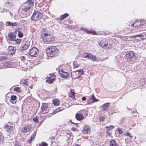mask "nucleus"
I'll use <instances>...</instances> for the list:
<instances>
[{
    "mask_svg": "<svg viewBox=\"0 0 146 146\" xmlns=\"http://www.w3.org/2000/svg\"><path fill=\"white\" fill-rule=\"evenodd\" d=\"M47 53L51 57H54L58 56V52L57 48L54 46H50L47 50Z\"/></svg>",
    "mask_w": 146,
    "mask_h": 146,
    "instance_id": "nucleus-1",
    "label": "nucleus"
},
{
    "mask_svg": "<svg viewBox=\"0 0 146 146\" xmlns=\"http://www.w3.org/2000/svg\"><path fill=\"white\" fill-rule=\"evenodd\" d=\"M145 24L144 21L140 20L136 21L134 23H132L129 25L128 29L131 30L138 29Z\"/></svg>",
    "mask_w": 146,
    "mask_h": 146,
    "instance_id": "nucleus-2",
    "label": "nucleus"
},
{
    "mask_svg": "<svg viewBox=\"0 0 146 146\" xmlns=\"http://www.w3.org/2000/svg\"><path fill=\"white\" fill-rule=\"evenodd\" d=\"M34 5V3L31 0H29L24 4L22 6V9L23 11L27 12Z\"/></svg>",
    "mask_w": 146,
    "mask_h": 146,
    "instance_id": "nucleus-3",
    "label": "nucleus"
},
{
    "mask_svg": "<svg viewBox=\"0 0 146 146\" xmlns=\"http://www.w3.org/2000/svg\"><path fill=\"white\" fill-rule=\"evenodd\" d=\"M44 31L45 32L44 30H43L42 33L44 35L43 38V40L44 42H49L53 41L54 40V37L53 36L44 33Z\"/></svg>",
    "mask_w": 146,
    "mask_h": 146,
    "instance_id": "nucleus-4",
    "label": "nucleus"
},
{
    "mask_svg": "<svg viewBox=\"0 0 146 146\" xmlns=\"http://www.w3.org/2000/svg\"><path fill=\"white\" fill-rule=\"evenodd\" d=\"M42 14L38 11H35L33 14L31 19L33 21H37L39 20L42 17Z\"/></svg>",
    "mask_w": 146,
    "mask_h": 146,
    "instance_id": "nucleus-5",
    "label": "nucleus"
},
{
    "mask_svg": "<svg viewBox=\"0 0 146 146\" xmlns=\"http://www.w3.org/2000/svg\"><path fill=\"white\" fill-rule=\"evenodd\" d=\"M83 73L81 70H78L74 71L71 73V76L72 79H76L78 78L80 76L81 74Z\"/></svg>",
    "mask_w": 146,
    "mask_h": 146,
    "instance_id": "nucleus-6",
    "label": "nucleus"
},
{
    "mask_svg": "<svg viewBox=\"0 0 146 146\" xmlns=\"http://www.w3.org/2000/svg\"><path fill=\"white\" fill-rule=\"evenodd\" d=\"M38 50L35 47L32 48L29 51V54L30 56L36 57L38 54Z\"/></svg>",
    "mask_w": 146,
    "mask_h": 146,
    "instance_id": "nucleus-7",
    "label": "nucleus"
},
{
    "mask_svg": "<svg viewBox=\"0 0 146 146\" xmlns=\"http://www.w3.org/2000/svg\"><path fill=\"white\" fill-rule=\"evenodd\" d=\"M8 39L11 41H14L16 40V33L15 32H10L8 34Z\"/></svg>",
    "mask_w": 146,
    "mask_h": 146,
    "instance_id": "nucleus-8",
    "label": "nucleus"
},
{
    "mask_svg": "<svg viewBox=\"0 0 146 146\" xmlns=\"http://www.w3.org/2000/svg\"><path fill=\"white\" fill-rule=\"evenodd\" d=\"M59 73L61 77L64 78H67L69 75L68 73L64 72L62 69L59 70Z\"/></svg>",
    "mask_w": 146,
    "mask_h": 146,
    "instance_id": "nucleus-9",
    "label": "nucleus"
},
{
    "mask_svg": "<svg viewBox=\"0 0 146 146\" xmlns=\"http://www.w3.org/2000/svg\"><path fill=\"white\" fill-rule=\"evenodd\" d=\"M90 128L88 125H85L83 127V129L82 131V133L84 134H89L90 133Z\"/></svg>",
    "mask_w": 146,
    "mask_h": 146,
    "instance_id": "nucleus-10",
    "label": "nucleus"
},
{
    "mask_svg": "<svg viewBox=\"0 0 146 146\" xmlns=\"http://www.w3.org/2000/svg\"><path fill=\"white\" fill-rule=\"evenodd\" d=\"M32 128V125H27L22 128L21 131L24 133L30 131Z\"/></svg>",
    "mask_w": 146,
    "mask_h": 146,
    "instance_id": "nucleus-11",
    "label": "nucleus"
},
{
    "mask_svg": "<svg viewBox=\"0 0 146 146\" xmlns=\"http://www.w3.org/2000/svg\"><path fill=\"white\" fill-rule=\"evenodd\" d=\"M42 110L44 112V113H47L49 110V108L47 104L46 103H42V106L41 107Z\"/></svg>",
    "mask_w": 146,
    "mask_h": 146,
    "instance_id": "nucleus-12",
    "label": "nucleus"
},
{
    "mask_svg": "<svg viewBox=\"0 0 146 146\" xmlns=\"http://www.w3.org/2000/svg\"><path fill=\"white\" fill-rule=\"evenodd\" d=\"M16 50V47L9 46L8 48V53L9 55H12L15 53Z\"/></svg>",
    "mask_w": 146,
    "mask_h": 146,
    "instance_id": "nucleus-13",
    "label": "nucleus"
},
{
    "mask_svg": "<svg viewBox=\"0 0 146 146\" xmlns=\"http://www.w3.org/2000/svg\"><path fill=\"white\" fill-rule=\"evenodd\" d=\"M23 84L29 87L30 88H32L33 87V82L31 80H28L26 79L24 80Z\"/></svg>",
    "mask_w": 146,
    "mask_h": 146,
    "instance_id": "nucleus-14",
    "label": "nucleus"
},
{
    "mask_svg": "<svg viewBox=\"0 0 146 146\" xmlns=\"http://www.w3.org/2000/svg\"><path fill=\"white\" fill-rule=\"evenodd\" d=\"M108 43L106 41L105 39H104L101 40L100 43H99V44L101 46L105 48L108 45Z\"/></svg>",
    "mask_w": 146,
    "mask_h": 146,
    "instance_id": "nucleus-15",
    "label": "nucleus"
},
{
    "mask_svg": "<svg viewBox=\"0 0 146 146\" xmlns=\"http://www.w3.org/2000/svg\"><path fill=\"white\" fill-rule=\"evenodd\" d=\"M75 117L76 119L79 121L82 120L84 117L83 114L80 113L79 111L76 114Z\"/></svg>",
    "mask_w": 146,
    "mask_h": 146,
    "instance_id": "nucleus-16",
    "label": "nucleus"
},
{
    "mask_svg": "<svg viewBox=\"0 0 146 146\" xmlns=\"http://www.w3.org/2000/svg\"><path fill=\"white\" fill-rule=\"evenodd\" d=\"M4 127L5 129L9 133L11 132L13 129V127L9 125L8 124L6 125Z\"/></svg>",
    "mask_w": 146,
    "mask_h": 146,
    "instance_id": "nucleus-17",
    "label": "nucleus"
},
{
    "mask_svg": "<svg viewBox=\"0 0 146 146\" xmlns=\"http://www.w3.org/2000/svg\"><path fill=\"white\" fill-rule=\"evenodd\" d=\"M5 5L8 8L11 9L13 6V3L11 1H8L6 2Z\"/></svg>",
    "mask_w": 146,
    "mask_h": 146,
    "instance_id": "nucleus-18",
    "label": "nucleus"
},
{
    "mask_svg": "<svg viewBox=\"0 0 146 146\" xmlns=\"http://www.w3.org/2000/svg\"><path fill=\"white\" fill-rule=\"evenodd\" d=\"M52 102L53 104L55 106H58L60 104V100L56 98L53 99Z\"/></svg>",
    "mask_w": 146,
    "mask_h": 146,
    "instance_id": "nucleus-19",
    "label": "nucleus"
},
{
    "mask_svg": "<svg viewBox=\"0 0 146 146\" xmlns=\"http://www.w3.org/2000/svg\"><path fill=\"white\" fill-rule=\"evenodd\" d=\"M29 45L30 44L29 42H25L23 45L22 46V50H26L29 48Z\"/></svg>",
    "mask_w": 146,
    "mask_h": 146,
    "instance_id": "nucleus-20",
    "label": "nucleus"
},
{
    "mask_svg": "<svg viewBox=\"0 0 146 146\" xmlns=\"http://www.w3.org/2000/svg\"><path fill=\"white\" fill-rule=\"evenodd\" d=\"M110 105V103H107L105 104L102 106V110L105 111L106 110L108 109Z\"/></svg>",
    "mask_w": 146,
    "mask_h": 146,
    "instance_id": "nucleus-21",
    "label": "nucleus"
},
{
    "mask_svg": "<svg viewBox=\"0 0 146 146\" xmlns=\"http://www.w3.org/2000/svg\"><path fill=\"white\" fill-rule=\"evenodd\" d=\"M6 24L8 26L14 27L17 26L18 25V23L17 22L12 23L10 21H8L6 22Z\"/></svg>",
    "mask_w": 146,
    "mask_h": 146,
    "instance_id": "nucleus-22",
    "label": "nucleus"
},
{
    "mask_svg": "<svg viewBox=\"0 0 146 146\" xmlns=\"http://www.w3.org/2000/svg\"><path fill=\"white\" fill-rule=\"evenodd\" d=\"M16 98H17V97L15 95L12 96L11 97V99L10 100V101L13 104H15L17 101H15V102L13 101H15Z\"/></svg>",
    "mask_w": 146,
    "mask_h": 146,
    "instance_id": "nucleus-23",
    "label": "nucleus"
},
{
    "mask_svg": "<svg viewBox=\"0 0 146 146\" xmlns=\"http://www.w3.org/2000/svg\"><path fill=\"white\" fill-rule=\"evenodd\" d=\"M129 58H131L135 56V54L132 51H129L127 54Z\"/></svg>",
    "mask_w": 146,
    "mask_h": 146,
    "instance_id": "nucleus-24",
    "label": "nucleus"
},
{
    "mask_svg": "<svg viewBox=\"0 0 146 146\" xmlns=\"http://www.w3.org/2000/svg\"><path fill=\"white\" fill-rule=\"evenodd\" d=\"M92 54L90 53H85L83 55L84 57L89 59L90 58H91L90 57L92 56Z\"/></svg>",
    "mask_w": 146,
    "mask_h": 146,
    "instance_id": "nucleus-25",
    "label": "nucleus"
},
{
    "mask_svg": "<svg viewBox=\"0 0 146 146\" xmlns=\"http://www.w3.org/2000/svg\"><path fill=\"white\" fill-rule=\"evenodd\" d=\"M110 146H118L115 141L112 140L110 141Z\"/></svg>",
    "mask_w": 146,
    "mask_h": 146,
    "instance_id": "nucleus-26",
    "label": "nucleus"
},
{
    "mask_svg": "<svg viewBox=\"0 0 146 146\" xmlns=\"http://www.w3.org/2000/svg\"><path fill=\"white\" fill-rule=\"evenodd\" d=\"M70 90V92L69 94V96L70 97L72 98V99H74L75 98L74 96L75 93L72 90Z\"/></svg>",
    "mask_w": 146,
    "mask_h": 146,
    "instance_id": "nucleus-27",
    "label": "nucleus"
},
{
    "mask_svg": "<svg viewBox=\"0 0 146 146\" xmlns=\"http://www.w3.org/2000/svg\"><path fill=\"white\" fill-rule=\"evenodd\" d=\"M68 15L69 14L67 13H66L63 15H62L61 16L60 18V20H63L65 18L68 17Z\"/></svg>",
    "mask_w": 146,
    "mask_h": 146,
    "instance_id": "nucleus-28",
    "label": "nucleus"
},
{
    "mask_svg": "<svg viewBox=\"0 0 146 146\" xmlns=\"http://www.w3.org/2000/svg\"><path fill=\"white\" fill-rule=\"evenodd\" d=\"M91 100H92L91 102V103H93L94 102H96L98 100V99H97L95 98L94 95H93L91 97Z\"/></svg>",
    "mask_w": 146,
    "mask_h": 146,
    "instance_id": "nucleus-29",
    "label": "nucleus"
},
{
    "mask_svg": "<svg viewBox=\"0 0 146 146\" xmlns=\"http://www.w3.org/2000/svg\"><path fill=\"white\" fill-rule=\"evenodd\" d=\"M142 35L141 34H138L137 35H133L132 36V37L133 38H135L137 37H139L140 38L139 39H138L137 40L139 41L140 40L141 38H140L142 36Z\"/></svg>",
    "mask_w": 146,
    "mask_h": 146,
    "instance_id": "nucleus-30",
    "label": "nucleus"
},
{
    "mask_svg": "<svg viewBox=\"0 0 146 146\" xmlns=\"http://www.w3.org/2000/svg\"><path fill=\"white\" fill-rule=\"evenodd\" d=\"M90 58H90L89 59L92 60L93 61H96L97 59L96 56H95L93 55L92 54V56H91Z\"/></svg>",
    "mask_w": 146,
    "mask_h": 146,
    "instance_id": "nucleus-31",
    "label": "nucleus"
},
{
    "mask_svg": "<svg viewBox=\"0 0 146 146\" xmlns=\"http://www.w3.org/2000/svg\"><path fill=\"white\" fill-rule=\"evenodd\" d=\"M5 68H8L10 66V64L9 62H6L3 64Z\"/></svg>",
    "mask_w": 146,
    "mask_h": 146,
    "instance_id": "nucleus-32",
    "label": "nucleus"
},
{
    "mask_svg": "<svg viewBox=\"0 0 146 146\" xmlns=\"http://www.w3.org/2000/svg\"><path fill=\"white\" fill-rule=\"evenodd\" d=\"M85 31H86V32L88 34H91L92 33L93 34L95 35V31H88L86 30Z\"/></svg>",
    "mask_w": 146,
    "mask_h": 146,
    "instance_id": "nucleus-33",
    "label": "nucleus"
},
{
    "mask_svg": "<svg viewBox=\"0 0 146 146\" xmlns=\"http://www.w3.org/2000/svg\"><path fill=\"white\" fill-rule=\"evenodd\" d=\"M14 90L18 92H20L21 91L20 88L18 87H15L14 89Z\"/></svg>",
    "mask_w": 146,
    "mask_h": 146,
    "instance_id": "nucleus-34",
    "label": "nucleus"
},
{
    "mask_svg": "<svg viewBox=\"0 0 146 146\" xmlns=\"http://www.w3.org/2000/svg\"><path fill=\"white\" fill-rule=\"evenodd\" d=\"M33 120L34 121H35L36 122H38V118L37 117H36L33 118Z\"/></svg>",
    "mask_w": 146,
    "mask_h": 146,
    "instance_id": "nucleus-35",
    "label": "nucleus"
},
{
    "mask_svg": "<svg viewBox=\"0 0 146 146\" xmlns=\"http://www.w3.org/2000/svg\"><path fill=\"white\" fill-rule=\"evenodd\" d=\"M7 59V58L5 56H1L0 57V59L1 61H3L4 60H6Z\"/></svg>",
    "mask_w": 146,
    "mask_h": 146,
    "instance_id": "nucleus-36",
    "label": "nucleus"
},
{
    "mask_svg": "<svg viewBox=\"0 0 146 146\" xmlns=\"http://www.w3.org/2000/svg\"><path fill=\"white\" fill-rule=\"evenodd\" d=\"M18 34L19 36V37L22 38L23 36V34L22 33H21L20 32H19Z\"/></svg>",
    "mask_w": 146,
    "mask_h": 146,
    "instance_id": "nucleus-37",
    "label": "nucleus"
},
{
    "mask_svg": "<svg viewBox=\"0 0 146 146\" xmlns=\"http://www.w3.org/2000/svg\"><path fill=\"white\" fill-rule=\"evenodd\" d=\"M47 143L43 142L40 144L39 146H47Z\"/></svg>",
    "mask_w": 146,
    "mask_h": 146,
    "instance_id": "nucleus-38",
    "label": "nucleus"
},
{
    "mask_svg": "<svg viewBox=\"0 0 146 146\" xmlns=\"http://www.w3.org/2000/svg\"><path fill=\"white\" fill-rule=\"evenodd\" d=\"M3 137L2 135V133L0 132V142L3 141Z\"/></svg>",
    "mask_w": 146,
    "mask_h": 146,
    "instance_id": "nucleus-39",
    "label": "nucleus"
},
{
    "mask_svg": "<svg viewBox=\"0 0 146 146\" xmlns=\"http://www.w3.org/2000/svg\"><path fill=\"white\" fill-rule=\"evenodd\" d=\"M17 44H19L21 42V40L20 39H16V40L15 41H14Z\"/></svg>",
    "mask_w": 146,
    "mask_h": 146,
    "instance_id": "nucleus-40",
    "label": "nucleus"
},
{
    "mask_svg": "<svg viewBox=\"0 0 146 146\" xmlns=\"http://www.w3.org/2000/svg\"><path fill=\"white\" fill-rule=\"evenodd\" d=\"M106 128L108 129V130H110L111 128L113 129L114 128V126H113L110 125V127L106 126Z\"/></svg>",
    "mask_w": 146,
    "mask_h": 146,
    "instance_id": "nucleus-41",
    "label": "nucleus"
},
{
    "mask_svg": "<svg viewBox=\"0 0 146 146\" xmlns=\"http://www.w3.org/2000/svg\"><path fill=\"white\" fill-rule=\"evenodd\" d=\"M125 135H127V136L131 138H132L133 137V136L131 135L130 133L129 132H127L126 134Z\"/></svg>",
    "mask_w": 146,
    "mask_h": 146,
    "instance_id": "nucleus-42",
    "label": "nucleus"
},
{
    "mask_svg": "<svg viewBox=\"0 0 146 146\" xmlns=\"http://www.w3.org/2000/svg\"><path fill=\"white\" fill-rule=\"evenodd\" d=\"M99 118L101 121H104L105 117H104L101 116Z\"/></svg>",
    "mask_w": 146,
    "mask_h": 146,
    "instance_id": "nucleus-43",
    "label": "nucleus"
},
{
    "mask_svg": "<svg viewBox=\"0 0 146 146\" xmlns=\"http://www.w3.org/2000/svg\"><path fill=\"white\" fill-rule=\"evenodd\" d=\"M35 136L32 135L31 137L30 140L29 141L30 142H31L34 139Z\"/></svg>",
    "mask_w": 146,
    "mask_h": 146,
    "instance_id": "nucleus-44",
    "label": "nucleus"
},
{
    "mask_svg": "<svg viewBox=\"0 0 146 146\" xmlns=\"http://www.w3.org/2000/svg\"><path fill=\"white\" fill-rule=\"evenodd\" d=\"M118 131L119 132V133L120 134H121L123 133V132L122 131V129L121 128H119L118 129Z\"/></svg>",
    "mask_w": 146,
    "mask_h": 146,
    "instance_id": "nucleus-45",
    "label": "nucleus"
},
{
    "mask_svg": "<svg viewBox=\"0 0 146 146\" xmlns=\"http://www.w3.org/2000/svg\"><path fill=\"white\" fill-rule=\"evenodd\" d=\"M62 110H61L60 108H58L56 109V112H59L60 111Z\"/></svg>",
    "mask_w": 146,
    "mask_h": 146,
    "instance_id": "nucleus-46",
    "label": "nucleus"
},
{
    "mask_svg": "<svg viewBox=\"0 0 146 146\" xmlns=\"http://www.w3.org/2000/svg\"><path fill=\"white\" fill-rule=\"evenodd\" d=\"M21 60L23 61H24L25 60V58L24 56H21Z\"/></svg>",
    "mask_w": 146,
    "mask_h": 146,
    "instance_id": "nucleus-47",
    "label": "nucleus"
},
{
    "mask_svg": "<svg viewBox=\"0 0 146 146\" xmlns=\"http://www.w3.org/2000/svg\"><path fill=\"white\" fill-rule=\"evenodd\" d=\"M71 130L75 131H76L77 129L75 127H73L72 128Z\"/></svg>",
    "mask_w": 146,
    "mask_h": 146,
    "instance_id": "nucleus-48",
    "label": "nucleus"
},
{
    "mask_svg": "<svg viewBox=\"0 0 146 146\" xmlns=\"http://www.w3.org/2000/svg\"><path fill=\"white\" fill-rule=\"evenodd\" d=\"M46 82H49V84H51L53 82V81H52V80H50L49 81L47 80H46Z\"/></svg>",
    "mask_w": 146,
    "mask_h": 146,
    "instance_id": "nucleus-49",
    "label": "nucleus"
},
{
    "mask_svg": "<svg viewBox=\"0 0 146 146\" xmlns=\"http://www.w3.org/2000/svg\"><path fill=\"white\" fill-rule=\"evenodd\" d=\"M36 132H37V130H35L34 132V133L33 134V135L35 136H35L36 135Z\"/></svg>",
    "mask_w": 146,
    "mask_h": 146,
    "instance_id": "nucleus-50",
    "label": "nucleus"
},
{
    "mask_svg": "<svg viewBox=\"0 0 146 146\" xmlns=\"http://www.w3.org/2000/svg\"><path fill=\"white\" fill-rule=\"evenodd\" d=\"M82 100L83 101H85L86 100V98L84 97H83L82 98Z\"/></svg>",
    "mask_w": 146,
    "mask_h": 146,
    "instance_id": "nucleus-51",
    "label": "nucleus"
},
{
    "mask_svg": "<svg viewBox=\"0 0 146 146\" xmlns=\"http://www.w3.org/2000/svg\"><path fill=\"white\" fill-rule=\"evenodd\" d=\"M54 138V137L52 136V137H50V139H53Z\"/></svg>",
    "mask_w": 146,
    "mask_h": 146,
    "instance_id": "nucleus-52",
    "label": "nucleus"
},
{
    "mask_svg": "<svg viewBox=\"0 0 146 146\" xmlns=\"http://www.w3.org/2000/svg\"><path fill=\"white\" fill-rule=\"evenodd\" d=\"M70 122H71V123H72V124H75V123H74L71 120H70Z\"/></svg>",
    "mask_w": 146,
    "mask_h": 146,
    "instance_id": "nucleus-53",
    "label": "nucleus"
},
{
    "mask_svg": "<svg viewBox=\"0 0 146 146\" xmlns=\"http://www.w3.org/2000/svg\"><path fill=\"white\" fill-rule=\"evenodd\" d=\"M15 146H20V145H17V144H16L15 145Z\"/></svg>",
    "mask_w": 146,
    "mask_h": 146,
    "instance_id": "nucleus-54",
    "label": "nucleus"
},
{
    "mask_svg": "<svg viewBox=\"0 0 146 146\" xmlns=\"http://www.w3.org/2000/svg\"><path fill=\"white\" fill-rule=\"evenodd\" d=\"M9 13H10V15H12V14L10 12H9Z\"/></svg>",
    "mask_w": 146,
    "mask_h": 146,
    "instance_id": "nucleus-55",
    "label": "nucleus"
},
{
    "mask_svg": "<svg viewBox=\"0 0 146 146\" xmlns=\"http://www.w3.org/2000/svg\"><path fill=\"white\" fill-rule=\"evenodd\" d=\"M76 146H80V145H78V144H77L76 145Z\"/></svg>",
    "mask_w": 146,
    "mask_h": 146,
    "instance_id": "nucleus-56",
    "label": "nucleus"
},
{
    "mask_svg": "<svg viewBox=\"0 0 146 146\" xmlns=\"http://www.w3.org/2000/svg\"><path fill=\"white\" fill-rule=\"evenodd\" d=\"M88 103V104H89V103Z\"/></svg>",
    "mask_w": 146,
    "mask_h": 146,
    "instance_id": "nucleus-57",
    "label": "nucleus"
},
{
    "mask_svg": "<svg viewBox=\"0 0 146 146\" xmlns=\"http://www.w3.org/2000/svg\"><path fill=\"white\" fill-rule=\"evenodd\" d=\"M0 61H1V59H0Z\"/></svg>",
    "mask_w": 146,
    "mask_h": 146,
    "instance_id": "nucleus-58",
    "label": "nucleus"
}]
</instances>
